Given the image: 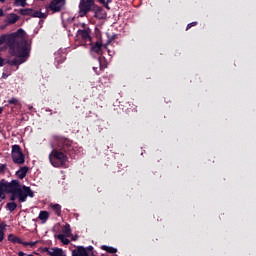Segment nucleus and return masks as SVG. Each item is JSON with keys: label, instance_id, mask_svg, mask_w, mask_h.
Listing matches in <instances>:
<instances>
[{"label": "nucleus", "instance_id": "11", "mask_svg": "<svg viewBox=\"0 0 256 256\" xmlns=\"http://www.w3.org/2000/svg\"><path fill=\"white\" fill-rule=\"evenodd\" d=\"M72 256H89V252L83 246H78L76 250L72 251Z\"/></svg>", "mask_w": 256, "mask_h": 256}, {"label": "nucleus", "instance_id": "17", "mask_svg": "<svg viewBox=\"0 0 256 256\" xmlns=\"http://www.w3.org/2000/svg\"><path fill=\"white\" fill-rule=\"evenodd\" d=\"M22 63H25L24 58H20V59L14 58L13 60H8L7 61V64L12 65V66L21 65Z\"/></svg>", "mask_w": 256, "mask_h": 256}, {"label": "nucleus", "instance_id": "28", "mask_svg": "<svg viewBox=\"0 0 256 256\" xmlns=\"http://www.w3.org/2000/svg\"><path fill=\"white\" fill-rule=\"evenodd\" d=\"M9 105H17V103H19V100H17V98H12L10 100H8Z\"/></svg>", "mask_w": 256, "mask_h": 256}, {"label": "nucleus", "instance_id": "40", "mask_svg": "<svg viewBox=\"0 0 256 256\" xmlns=\"http://www.w3.org/2000/svg\"><path fill=\"white\" fill-rule=\"evenodd\" d=\"M3 113V107H0V115Z\"/></svg>", "mask_w": 256, "mask_h": 256}, {"label": "nucleus", "instance_id": "33", "mask_svg": "<svg viewBox=\"0 0 256 256\" xmlns=\"http://www.w3.org/2000/svg\"><path fill=\"white\" fill-rule=\"evenodd\" d=\"M86 250H87V252L89 253V255H90V253L93 254V246H88V247L86 248Z\"/></svg>", "mask_w": 256, "mask_h": 256}, {"label": "nucleus", "instance_id": "8", "mask_svg": "<svg viewBox=\"0 0 256 256\" xmlns=\"http://www.w3.org/2000/svg\"><path fill=\"white\" fill-rule=\"evenodd\" d=\"M17 188L13 185H10V182H0V201L5 199V193L8 191H16Z\"/></svg>", "mask_w": 256, "mask_h": 256}, {"label": "nucleus", "instance_id": "5", "mask_svg": "<svg viewBox=\"0 0 256 256\" xmlns=\"http://www.w3.org/2000/svg\"><path fill=\"white\" fill-rule=\"evenodd\" d=\"M71 226L66 224L62 227V234H58L56 237L63 243V245H69V240L67 237H71Z\"/></svg>", "mask_w": 256, "mask_h": 256}, {"label": "nucleus", "instance_id": "25", "mask_svg": "<svg viewBox=\"0 0 256 256\" xmlns=\"http://www.w3.org/2000/svg\"><path fill=\"white\" fill-rule=\"evenodd\" d=\"M14 5H16V7H25L27 0H15Z\"/></svg>", "mask_w": 256, "mask_h": 256}, {"label": "nucleus", "instance_id": "14", "mask_svg": "<svg viewBox=\"0 0 256 256\" xmlns=\"http://www.w3.org/2000/svg\"><path fill=\"white\" fill-rule=\"evenodd\" d=\"M103 58L99 57L98 62H99V68L93 67V71L96 73V75H99L100 73L103 72V69H107V65L104 63L103 64Z\"/></svg>", "mask_w": 256, "mask_h": 256}, {"label": "nucleus", "instance_id": "24", "mask_svg": "<svg viewBox=\"0 0 256 256\" xmlns=\"http://www.w3.org/2000/svg\"><path fill=\"white\" fill-rule=\"evenodd\" d=\"M34 17H37L38 19H46L47 14L34 10Z\"/></svg>", "mask_w": 256, "mask_h": 256}, {"label": "nucleus", "instance_id": "15", "mask_svg": "<svg viewBox=\"0 0 256 256\" xmlns=\"http://www.w3.org/2000/svg\"><path fill=\"white\" fill-rule=\"evenodd\" d=\"M28 171H29V167H27V166L21 167L16 172V175H17L18 179H25V177H27V172Z\"/></svg>", "mask_w": 256, "mask_h": 256}, {"label": "nucleus", "instance_id": "18", "mask_svg": "<svg viewBox=\"0 0 256 256\" xmlns=\"http://www.w3.org/2000/svg\"><path fill=\"white\" fill-rule=\"evenodd\" d=\"M38 219H40V221H42V223H47V219H49V212L47 211H41Z\"/></svg>", "mask_w": 256, "mask_h": 256}, {"label": "nucleus", "instance_id": "32", "mask_svg": "<svg viewBox=\"0 0 256 256\" xmlns=\"http://www.w3.org/2000/svg\"><path fill=\"white\" fill-rule=\"evenodd\" d=\"M5 169H7V165L2 164V165L0 166V173H4V172H5Z\"/></svg>", "mask_w": 256, "mask_h": 256}, {"label": "nucleus", "instance_id": "45", "mask_svg": "<svg viewBox=\"0 0 256 256\" xmlns=\"http://www.w3.org/2000/svg\"><path fill=\"white\" fill-rule=\"evenodd\" d=\"M3 76L6 77L5 73H3Z\"/></svg>", "mask_w": 256, "mask_h": 256}, {"label": "nucleus", "instance_id": "41", "mask_svg": "<svg viewBox=\"0 0 256 256\" xmlns=\"http://www.w3.org/2000/svg\"><path fill=\"white\" fill-rule=\"evenodd\" d=\"M0 3H5V0H0Z\"/></svg>", "mask_w": 256, "mask_h": 256}, {"label": "nucleus", "instance_id": "46", "mask_svg": "<svg viewBox=\"0 0 256 256\" xmlns=\"http://www.w3.org/2000/svg\"><path fill=\"white\" fill-rule=\"evenodd\" d=\"M18 163H23V161H20V162H18Z\"/></svg>", "mask_w": 256, "mask_h": 256}, {"label": "nucleus", "instance_id": "31", "mask_svg": "<svg viewBox=\"0 0 256 256\" xmlns=\"http://www.w3.org/2000/svg\"><path fill=\"white\" fill-rule=\"evenodd\" d=\"M5 41H7V35L0 36V45H3V43H5Z\"/></svg>", "mask_w": 256, "mask_h": 256}, {"label": "nucleus", "instance_id": "39", "mask_svg": "<svg viewBox=\"0 0 256 256\" xmlns=\"http://www.w3.org/2000/svg\"><path fill=\"white\" fill-rule=\"evenodd\" d=\"M113 40H115V36H112V38L109 40V43H111Z\"/></svg>", "mask_w": 256, "mask_h": 256}, {"label": "nucleus", "instance_id": "21", "mask_svg": "<svg viewBox=\"0 0 256 256\" xmlns=\"http://www.w3.org/2000/svg\"><path fill=\"white\" fill-rule=\"evenodd\" d=\"M50 207H51L52 211H54L55 215H58V217H59V215H61V205L51 204Z\"/></svg>", "mask_w": 256, "mask_h": 256}, {"label": "nucleus", "instance_id": "36", "mask_svg": "<svg viewBox=\"0 0 256 256\" xmlns=\"http://www.w3.org/2000/svg\"><path fill=\"white\" fill-rule=\"evenodd\" d=\"M5 16V12L3 11V9L0 8V17H4Z\"/></svg>", "mask_w": 256, "mask_h": 256}, {"label": "nucleus", "instance_id": "2", "mask_svg": "<svg viewBox=\"0 0 256 256\" xmlns=\"http://www.w3.org/2000/svg\"><path fill=\"white\" fill-rule=\"evenodd\" d=\"M10 185L12 187H16V191H8L7 193H11L10 201H15V199H18L20 203H25L27 201V197H35V192L31 190V187L21 185L18 180H12L10 182Z\"/></svg>", "mask_w": 256, "mask_h": 256}, {"label": "nucleus", "instance_id": "7", "mask_svg": "<svg viewBox=\"0 0 256 256\" xmlns=\"http://www.w3.org/2000/svg\"><path fill=\"white\" fill-rule=\"evenodd\" d=\"M12 159L13 161H25V154L19 145L12 146Z\"/></svg>", "mask_w": 256, "mask_h": 256}, {"label": "nucleus", "instance_id": "20", "mask_svg": "<svg viewBox=\"0 0 256 256\" xmlns=\"http://www.w3.org/2000/svg\"><path fill=\"white\" fill-rule=\"evenodd\" d=\"M5 229H7V225L0 223V243L5 239Z\"/></svg>", "mask_w": 256, "mask_h": 256}, {"label": "nucleus", "instance_id": "29", "mask_svg": "<svg viewBox=\"0 0 256 256\" xmlns=\"http://www.w3.org/2000/svg\"><path fill=\"white\" fill-rule=\"evenodd\" d=\"M101 11H102V9L100 8L99 10H97L96 11V13H95V17L97 18V19H103V16H101Z\"/></svg>", "mask_w": 256, "mask_h": 256}, {"label": "nucleus", "instance_id": "26", "mask_svg": "<svg viewBox=\"0 0 256 256\" xmlns=\"http://www.w3.org/2000/svg\"><path fill=\"white\" fill-rule=\"evenodd\" d=\"M50 163L53 167H65L64 161H51Z\"/></svg>", "mask_w": 256, "mask_h": 256}, {"label": "nucleus", "instance_id": "27", "mask_svg": "<svg viewBox=\"0 0 256 256\" xmlns=\"http://www.w3.org/2000/svg\"><path fill=\"white\" fill-rule=\"evenodd\" d=\"M20 245H24V247H35L37 245V242H22Z\"/></svg>", "mask_w": 256, "mask_h": 256}, {"label": "nucleus", "instance_id": "19", "mask_svg": "<svg viewBox=\"0 0 256 256\" xmlns=\"http://www.w3.org/2000/svg\"><path fill=\"white\" fill-rule=\"evenodd\" d=\"M8 241H10L11 243H19L20 245H21V243H23L21 238L15 236L14 234L8 235Z\"/></svg>", "mask_w": 256, "mask_h": 256}, {"label": "nucleus", "instance_id": "38", "mask_svg": "<svg viewBox=\"0 0 256 256\" xmlns=\"http://www.w3.org/2000/svg\"><path fill=\"white\" fill-rule=\"evenodd\" d=\"M99 3H101L102 5H105L106 1L105 0H99Z\"/></svg>", "mask_w": 256, "mask_h": 256}, {"label": "nucleus", "instance_id": "34", "mask_svg": "<svg viewBox=\"0 0 256 256\" xmlns=\"http://www.w3.org/2000/svg\"><path fill=\"white\" fill-rule=\"evenodd\" d=\"M71 239H72V241H77L78 239H79V236H77V235H74L73 236V234L71 233Z\"/></svg>", "mask_w": 256, "mask_h": 256}, {"label": "nucleus", "instance_id": "35", "mask_svg": "<svg viewBox=\"0 0 256 256\" xmlns=\"http://www.w3.org/2000/svg\"><path fill=\"white\" fill-rule=\"evenodd\" d=\"M5 65V59L0 57V67H3Z\"/></svg>", "mask_w": 256, "mask_h": 256}, {"label": "nucleus", "instance_id": "30", "mask_svg": "<svg viewBox=\"0 0 256 256\" xmlns=\"http://www.w3.org/2000/svg\"><path fill=\"white\" fill-rule=\"evenodd\" d=\"M197 26V22H191L187 25L186 27V31H189V29H191V27H195Z\"/></svg>", "mask_w": 256, "mask_h": 256}, {"label": "nucleus", "instance_id": "10", "mask_svg": "<svg viewBox=\"0 0 256 256\" xmlns=\"http://www.w3.org/2000/svg\"><path fill=\"white\" fill-rule=\"evenodd\" d=\"M44 251L50 256H67L65 251L58 247L45 248Z\"/></svg>", "mask_w": 256, "mask_h": 256}, {"label": "nucleus", "instance_id": "16", "mask_svg": "<svg viewBox=\"0 0 256 256\" xmlns=\"http://www.w3.org/2000/svg\"><path fill=\"white\" fill-rule=\"evenodd\" d=\"M20 15L27 16L29 15L30 17H34L35 10L31 8H24L19 10Z\"/></svg>", "mask_w": 256, "mask_h": 256}, {"label": "nucleus", "instance_id": "23", "mask_svg": "<svg viewBox=\"0 0 256 256\" xmlns=\"http://www.w3.org/2000/svg\"><path fill=\"white\" fill-rule=\"evenodd\" d=\"M102 249H103V251H107V253H116L117 252V248L106 246V245H103Z\"/></svg>", "mask_w": 256, "mask_h": 256}, {"label": "nucleus", "instance_id": "4", "mask_svg": "<svg viewBox=\"0 0 256 256\" xmlns=\"http://www.w3.org/2000/svg\"><path fill=\"white\" fill-rule=\"evenodd\" d=\"M95 5V0H80L79 17H85Z\"/></svg>", "mask_w": 256, "mask_h": 256}, {"label": "nucleus", "instance_id": "13", "mask_svg": "<svg viewBox=\"0 0 256 256\" xmlns=\"http://www.w3.org/2000/svg\"><path fill=\"white\" fill-rule=\"evenodd\" d=\"M17 21H19V16L15 13H10L8 16H7V19H6V23L8 25H15V23H17Z\"/></svg>", "mask_w": 256, "mask_h": 256}, {"label": "nucleus", "instance_id": "43", "mask_svg": "<svg viewBox=\"0 0 256 256\" xmlns=\"http://www.w3.org/2000/svg\"><path fill=\"white\" fill-rule=\"evenodd\" d=\"M107 3H111V0H107Z\"/></svg>", "mask_w": 256, "mask_h": 256}, {"label": "nucleus", "instance_id": "12", "mask_svg": "<svg viewBox=\"0 0 256 256\" xmlns=\"http://www.w3.org/2000/svg\"><path fill=\"white\" fill-rule=\"evenodd\" d=\"M91 51L97 55H101L103 51V43L97 41L94 45L91 46Z\"/></svg>", "mask_w": 256, "mask_h": 256}, {"label": "nucleus", "instance_id": "44", "mask_svg": "<svg viewBox=\"0 0 256 256\" xmlns=\"http://www.w3.org/2000/svg\"><path fill=\"white\" fill-rule=\"evenodd\" d=\"M3 76L6 77L5 73H3Z\"/></svg>", "mask_w": 256, "mask_h": 256}, {"label": "nucleus", "instance_id": "1", "mask_svg": "<svg viewBox=\"0 0 256 256\" xmlns=\"http://www.w3.org/2000/svg\"><path fill=\"white\" fill-rule=\"evenodd\" d=\"M71 140L63 137L55 138V147L49 154V161L57 159L58 161H67V151H71L73 147L71 146Z\"/></svg>", "mask_w": 256, "mask_h": 256}, {"label": "nucleus", "instance_id": "22", "mask_svg": "<svg viewBox=\"0 0 256 256\" xmlns=\"http://www.w3.org/2000/svg\"><path fill=\"white\" fill-rule=\"evenodd\" d=\"M6 209H8V211L13 213V211H15V209H17V203H15V202L7 203L6 204Z\"/></svg>", "mask_w": 256, "mask_h": 256}, {"label": "nucleus", "instance_id": "3", "mask_svg": "<svg viewBox=\"0 0 256 256\" xmlns=\"http://www.w3.org/2000/svg\"><path fill=\"white\" fill-rule=\"evenodd\" d=\"M10 55L25 59L29 57V43L26 40L13 41L10 43Z\"/></svg>", "mask_w": 256, "mask_h": 256}, {"label": "nucleus", "instance_id": "9", "mask_svg": "<svg viewBox=\"0 0 256 256\" xmlns=\"http://www.w3.org/2000/svg\"><path fill=\"white\" fill-rule=\"evenodd\" d=\"M65 3V0H52L49 5V9L50 11H53V13H60L63 7H65Z\"/></svg>", "mask_w": 256, "mask_h": 256}, {"label": "nucleus", "instance_id": "42", "mask_svg": "<svg viewBox=\"0 0 256 256\" xmlns=\"http://www.w3.org/2000/svg\"><path fill=\"white\" fill-rule=\"evenodd\" d=\"M82 27L85 29V23H84V24H82Z\"/></svg>", "mask_w": 256, "mask_h": 256}, {"label": "nucleus", "instance_id": "37", "mask_svg": "<svg viewBox=\"0 0 256 256\" xmlns=\"http://www.w3.org/2000/svg\"><path fill=\"white\" fill-rule=\"evenodd\" d=\"M19 33H25V31H23V29H18V31L16 32V35H18Z\"/></svg>", "mask_w": 256, "mask_h": 256}, {"label": "nucleus", "instance_id": "6", "mask_svg": "<svg viewBox=\"0 0 256 256\" xmlns=\"http://www.w3.org/2000/svg\"><path fill=\"white\" fill-rule=\"evenodd\" d=\"M77 35L81 37L82 41L84 43H87V41H92L93 38L91 37V28L87 27V24H84V29H79L77 31Z\"/></svg>", "mask_w": 256, "mask_h": 256}]
</instances>
